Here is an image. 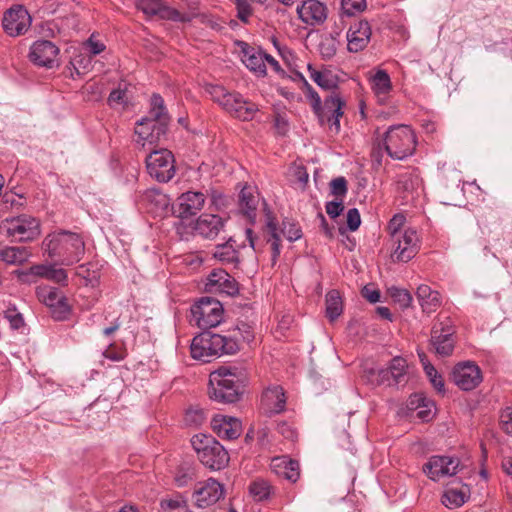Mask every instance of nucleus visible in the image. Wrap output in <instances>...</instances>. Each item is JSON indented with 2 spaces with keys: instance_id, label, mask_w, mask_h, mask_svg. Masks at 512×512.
<instances>
[{
  "instance_id": "1",
  "label": "nucleus",
  "mask_w": 512,
  "mask_h": 512,
  "mask_svg": "<svg viewBox=\"0 0 512 512\" xmlns=\"http://www.w3.org/2000/svg\"><path fill=\"white\" fill-rule=\"evenodd\" d=\"M246 376L236 367H220L209 376V396L219 403H234L239 400Z\"/></svg>"
},
{
  "instance_id": "2",
  "label": "nucleus",
  "mask_w": 512,
  "mask_h": 512,
  "mask_svg": "<svg viewBox=\"0 0 512 512\" xmlns=\"http://www.w3.org/2000/svg\"><path fill=\"white\" fill-rule=\"evenodd\" d=\"M45 251L51 258H58L63 265L79 262L85 253V243L77 233L61 230L46 237Z\"/></svg>"
},
{
  "instance_id": "3",
  "label": "nucleus",
  "mask_w": 512,
  "mask_h": 512,
  "mask_svg": "<svg viewBox=\"0 0 512 512\" xmlns=\"http://www.w3.org/2000/svg\"><path fill=\"white\" fill-rule=\"evenodd\" d=\"M190 350L194 359L210 362L223 354H235L239 350V343L234 336L203 331L193 338Z\"/></svg>"
},
{
  "instance_id": "4",
  "label": "nucleus",
  "mask_w": 512,
  "mask_h": 512,
  "mask_svg": "<svg viewBox=\"0 0 512 512\" xmlns=\"http://www.w3.org/2000/svg\"><path fill=\"white\" fill-rule=\"evenodd\" d=\"M150 104L151 108L148 115L137 122L135 133L140 140L152 144L159 141L166 134L170 117L160 95L154 94L151 97Z\"/></svg>"
},
{
  "instance_id": "5",
  "label": "nucleus",
  "mask_w": 512,
  "mask_h": 512,
  "mask_svg": "<svg viewBox=\"0 0 512 512\" xmlns=\"http://www.w3.org/2000/svg\"><path fill=\"white\" fill-rule=\"evenodd\" d=\"M378 146L385 149L386 153L395 160H404L411 156L416 148V136L407 125H394L389 127Z\"/></svg>"
},
{
  "instance_id": "6",
  "label": "nucleus",
  "mask_w": 512,
  "mask_h": 512,
  "mask_svg": "<svg viewBox=\"0 0 512 512\" xmlns=\"http://www.w3.org/2000/svg\"><path fill=\"white\" fill-rule=\"evenodd\" d=\"M209 93L225 111L240 120H252L258 111V106L255 103L245 99L239 93L229 92L223 86H211Z\"/></svg>"
},
{
  "instance_id": "7",
  "label": "nucleus",
  "mask_w": 512,
  "mask_h": 512,
  "mask_svg": "<svg viewBox=\"0 0 512 512\" xmlns=\"http://www.w3.org/2000/svg\"><path fill=\"white\" fill-rule=\"evenodd\" d=\"M191 444L197 452L201 463L211 470H221L229 462V455L226 449L213 437L196 435L192 438Z\"/></svg>"
},
{
  "instance_id": "8",
  "label": "nucleus",
  "mask_w": 512,
  "mask_h": 512,
  "mask_svg": "<svg viewBox=\"0 0 512 512\" xmlns=\"http://www.w3.org/2000/svg\"><path fill=\"white\" fill-rule=\"evenodd\" d=\"M191 314L199 328L208 330L223 321L224 309L220 301L211 297H202L192 306Z\"/></svg>"
},
{
  "instance_id": "9",
  "label": "nucleus",
  "mask_w": 512,
  "mask_h": 512,
  "mask_svg": "<svg viewBox=\"0 0 512 512\" xmlns=\"http://www.w3.org/2000/svg\"><path fill=\"white\" fill-rule=\"evenodd\" d=\"M146 169L153 179L167 183L176 173L174 155L167 149L154 150L146 157Z\"/></svg>"
},
{
  "instance_id": "10",
  "label": "nucleus",
  "mask_w": 512,
  "mask_h": 512,
  "mask_svg": "<svg viewBox=\"0 0 512 512\" xmlns=\"http://www.w3.org/2000/svg\"><path fill=\"white\" fill-rule=\"evenodd\" d=\"M344 105L345 102L336 93L325 98L324 103L320 105V109L314 111L320 125H327L334 134L339 133L341 127L340 118L343 116Z\"/></svg>"
},
{
  "instance_id": "11",
  "label": "nucleus",
  "mask_w": 512,
  "mask_h": 512,
  "mask_svg": "<svg viewBox=\"0 0 512 512\" xmlns=\"http://www.w3.org/2000/svg\"><path fill=\"white\" fill-rule=\"evenodd\" d=\"M7 233L19 241H32L40 235V222L30 215H19L5 220Z\"/></svg>"
},
{
  "instance_id": "12",
  "label": "nucleus",
  "mask_w": 512,
  "mask_h": 512,
  "mask_svg": "<svg viewBox=\"0 0 512 512\" xmlns=\"http://www.w3.org/2000/svg\"><path fill=\"white\" fill-rule=\"evenodd\" d=\"M137 8L148 16L175 22H190L193 18L192 13L172 8L162 0H139Z\"/></svg>"
},
{
  "instance_id": "13",
  "label": "nucleus",
  "mask_w": 512,
  "mask_h": 512,
  "mask_svg": "<svg viewBox=\"0 0 512 512\" xmlns=\"http://www.w3.org/2000/svg\"><path fill=\"white\" fill-rule=\"evenodd\" d=\"M393 259L400 262H408L419 250V237L413 228H406L402 233H396L391 239Z\"/></svg>"
},
{
  "instance_id": "14",
  "label": "nucleus",
  "mask_w": 512,
  "mask_h": 512,
  "mask_svg": "<svg viewBox=\"0 0 512 512\" xmlns=\"http://www.w3.org/2000/svg\"><path fill=\"white\" fill-rule=\"evenodd\" d=\"M31 16L22 5H14L8 9L2 19L4 31L12 37L20 36L31 26Z\"/></svg>"
},
{
  "instance_id": "15",
  "label": "nucleus",
  "mask_w": 512,
  "mask_h": 512,
  "mask_svg": "<svg viewBox=\"0 0 512 512\" xmlns=\"http://www.w3.org/2000/svg\"><path fill=\"white\" fill-rule=\"evenodd\" d=\"M454 328L450 325V321L446 323L439 322L434 324L431 331V345L437 355L441 357L450 356L454 350Z\"/></svg>"
},
{
  "instance_id": "16",
  "label": "nucleus",
  "mask_w": 512,
  "mask_h": 512,
  "mask_svg": "<svg viewBox=\"0 0 512 512\" xmlns=\"http://www.w3.org/2000/svg\"><path fill=\"white\" fill-rule=\"evenodd\" d=\"M372 374L378 384L388 382L391 385L390 380H393L395 385L404 384L408 381L409 366L406 359L396 356L390 361L388 368L378 369L373 371Z\"/></svg>"
},
{
  "instance_id": "17",
  "label": "nucleus",
  "mask_w": 512,
  "mask_h": 512,
  "mask_svg": "<svg viewBox=\"0 0 512 512\" xmlns=\"http://www.w3.org/2000/svg\"><path fill=\"white\" fill-rule=\"evenodd\" d=\"M454 383L464 391L475 389L482 382L480 368L472 362L457 364L452 371Z\"/></svg>"
},
{
  "instance_id": "18",
  "label": "nucleus",
  "mask_w": 512,
  "mask_h": 512,
  "mask_svg": "<svg viewBox=\"0 0 512 512\" xmlns=\"http://www.w3.org/2000/svg\"><path fill=\"white\" fill-rule=\"evenodd\" d=\"M460 461L458 458L449 456H432L424 465V473L432 480L436 481L441 477L455 475L459 469Z\"/></svg>"
},
{
  "instance_id": "19",
  "label": "nucleus",
  "mask_w": 512,
  "mask_h": 512,
  "mask_svg": "<svg viewBox=\"0 0 512 512\" xmlns=\"http://www.w3.org/2000/svg\"><path fill=\"white\" fill-rule=\"evenodd\" d=\"M59 48L49 40H38L30 47L29 58L37 66L54 67Z\"/></svg>"
},
{
  "instance_id": "20",
  "label": "nucleus",
  "mask_w": 512,
  "mask_h": 512,
  "mask_svg": "<svg viewBox=\"0 0 512 512\" xmlns=\"http://www.w3.org/2000/svg\"><path fill=\"white\" fill-rule=\"evenodd\" d=\"M224 496L223 486L210 478L193 493L194 503L199 508H206L217 503Z\"/></svg>"
},
{
  "instance_id": "21",
  "label": "nucleus",
  "mask_w": 512,
  "mask_h": 512,
  "mask_svg": "<svg viewBox=\"0 0 512 512\" xmlns=\"http://www.w3.org/2000/svg\"><path fill=\"white\" fill-rule=\"evenodd\" d=\"M206 289L210 292H219L228 296H233L238 293L237 282L222 269H214L208 275Z\"/></svg>"
},
{
  "instance_id": "22",
  "label": "nucleus",
  "mask_w": 512,
  "mask_h": 512,
  "mask_svg": "<svg viewBox=\"0 0 512 512\" xmlns=\"http://www.w3.org/2000/svg\"><path fill=\"white\" fill-rule=\"evenodd\" d=\"M347 48L350 52L357 53L362 51L369 43L371 38V27L365 20L355 22L347 31Z\"/></svg>"
},
{
  "instance_id": "23",
  "label": "nucleus",
  "mask_w": 512,
  "mask_h": 512,
  "mask_svg": "<svg viewBox=\"0 0 512 512\" xmlns=\"http://www.w3.org/2000/svg\"><path fill=\"white\" fill-rule=\"evenodd\" d=\"M302 22L315 26L324 23L327 19V8L318 0H306L297 8Z\"/></svg>"
},
{
  "instance_id": "24",
  "label": "nucleus",
  "mask_w": 512,
  "mask_h": 512,
  "mask_svg": "<svg viewBox=\"0 0 512 512\" xmlns=\"http://www.w3.org/2000/svg\"><path fill=\"white\" fill-rule=\"evenodd\" d=\"M206 196L200 191H187L177 198L179 217L187 218L200 212L205 204Z\"/></svg>"
},
{
  "instance_id": "25",
  "label": "nucleus",
  "mask_w": 512,
  "mask_h": 512,
  "mask_svg": "<svg viewBox=\"0 0 512 512\" xmlns=\"http://www.w3.org/2000/svg\"><path fill=\"white\" fill-rule=\"evenodd\" d=\"M211 426L218 437L227 440L238 438L242 432L240 420L231 416L216 415L211 420Z\"/></svg>"
},
{
  "instance_id": "26",
  "label": "nucleus",
  "mask_w": 512,
  "mask_h": 512,
  "mask_svg": "<svg viewBox=\"0 0 512 512\" xmlns=\"http://www.w3.org/2000/svg\"><path fill=\"white\" fill-rule=\"evenodd\" d=\"M239 45L241 47L242 62L245 66L258 76H265L266 64L264 62V57H266V53L263 50L252 47L245 42H240Z\"/></svg>"
},
{
  "instance_id": "27",
  "label": "nucleus",
  "mask_w": 512,
  "mask_h": 512,
  "mask_svg": "<svg viewBox=\"0 0 512 512\" xmlns=\"http://www.w3.org/2000/svg\"><path fill=\"white\" fill-rule=\"evenodd\" d=\"M224 228V220L214 214H202L194 222L195 234L207 239H214Z\"/></svg>"
},
{
  "instance_id": "28",
  "label": "nucleus",
  "mask_w": 512,
  "mask_h": 512,
  "mask_svg": "<svg viewBox=\"0 0 512 512\" xmlns=\"http://www.w3.org/2000/svg\"><path fill=\"white\" fill-rule=\"evenodd\" d=\"M286 405V397L282 387H268L261 399V408L267 415L278 414L284 411Z\"/></svg>"
},
{
  "instance_id": "29",
  "label": "nucleus",
  "mask_w": 512,
  "mask_h": 512,
  "mask_svg": "<svg viewBox=\"0 0 512 512\" xmlns=\"http://www.w3.org/2000/svg\"><path fill=\"white\" fill-rule=\"evenodd\" d=\"M270 468L277 476L290 482H296L300 476L299 463L286 456L274 457Z\"/></svg>"
},
{
  "instance_id": "30",
  "label": "nucleus",
  "mask_w": 512,
  "mask_h": 512,
  "mask_svg": "<svg viewBox=\"0 0 512 512\" xmlns=\"http://www.w3.org/2000/svg\"><path fill=\"white\" fill-rule=\"evenodd\" d=\"M418 302L425 313H432L441 306V296L439 292L432 290L428 285L421 284L416 291Z\"/></svg>"
},
{
  "instance_id": "31",
  "label": "nucleus",
  "mask_w": 512,
  "mask_h": 512,
  "mask_svg": "<svg viewBox=\"0 0 512 512\" xmlns=\"http://www.w3.org/2000/svg\"><path fill=\"white\" fill-rule=\"evenodd\" d=\"M37 296L39 300L48 307H59L63 313H67L69 311L65 298L56 288L48 286L39 287L37 289Z\"/></svg>"
},
{
  "instance_id": "32",
  "label": "nucleus",
  "mask_w": 512,
  "mask_h": 512,
  "mask_svg": "<svg viewBox=\"0 0 512 512\" xmlns=\"http://www.w3.org/2000/svg\"><path fill=\"white\" fill-rule=\"evenodd\" d=\"M372 90L380 103H384L392 90L390 76L384 70H378L370 79Z\"/></svg>"
},
{
  "instance_id": "33",
  "label": "nucleus",
  "mask_w": 512,
  "mask_h": 512,
  "mask_svg": "<svg viewBox=\"0 0 512 512\" xmlns=\"http://www.w3.org/2000/svg\"><path fill=\"white\" fill-rule=\"evenodd\" d=\"M259 203V195L250 188H243L239 195V208L241 212L250 220L255 221L256 210Z\"/></svg>"
},
{
  "instance_id": "34",
  "label": "nucleus",
  "mask_w": 512,
  "mask_h": 512,
  "mask_svg": "<svg viewBox=\"0 0 512 512\" xmlns=\"http://www.w3.org/2000/svg\"><path fill=\"white\" fill-rule=\"evenodd\" d=\"M468 498L469 489L467 486L460 489L448 487L442 496V504L449 509H455L462 506Z\"/></svg>"
},
{
  "instance_id": "35",
  "label": "nucleus",
  "mask_w": 512,
  "mask_h": 512,
  "mask_svg": "<svg viewBox=\"0 0 512 512\" xmlns=\"http://www.w3.org/2000/svg\"><path fill=\"white\" fill-rule=\"evenodd\" d=\"M310 78L325 90L334 89L337 86L338 78L331 70H316L311 64L308 65Z\"/></svg>"
},
{
  "instance_id": "36",
  "label": "nucleus",
  "mask_w": 512,
  "mask_h": 512,
  "mask_svg": "<svg viewBox=\"0 0 512 512\" xmlns=\"http://www.w3.org/2000/svg\"><path fill=\"white\" fill-rule=\"evenodd\" d=\"M30 252L26 247L11 246L0 250L1 259L7 264L20 265L28 260Z\"/></svg>"
},
{
  "instance_id": "37",
  "label": "nucleus",
  "mask_w": 512,
  "mask_h": 512,
  "mask_svg": "<svg viewBox=\"0 0 512 512\" xmlns=\"http://www.w3.org/2000/svg\"><path fill=\"white\" fill-rule=\"evenodd\" d=\"M326 317L330 322L335 321L343 312V302L337 290H331L326 294Z\"/></svg>"
},
{
  "instance_id": "38",
  "label": "nucleus",
  "mask_w": 512,
  "mask_h": 512,
  "mask_svg": "<svg viewBox=\"0 0 512 512\" xmlns=\"http://www.w3.org/2000/svg\"><path fill=\"white\" fill-rule=\"evenodd\" d=\"M233 239L229 240L224 244H219L215 248L214 257L223 263H236L238 262V251L232 244Z\"/></svg>"
},
{
  "instance_id": "39",
  "label": "nucleus",
  "mask_w": 512,
  "mask_h": 512,
  "mask_svg": "<svg viewBox=\"0 0 512 512\" xmlns=\"http://www.w3.org/2000/svg\"><path fill=\"white\" fill-rule=\"evenodd\" d=\"M266 227L271 235V249H272V262H276L280 255V236L277 229V222L275 218L270 214H266Z\"/></svg>"
},
{
  "instance_id": "40",
  "label": "nucleus",
  "mask_w": 512,
  "mask_h": 512,
  "mask_svg": "<svg viewBox=\"0 0 512 512\" xmlns=\"http://www.w3.org/2000/svg\"><path fill=\"white\" fill-rule=\"evenodd\" d=\"M129 102L128 89L125 83H120L108 96L107 103L113 109L125 108Z\"/></svg>"
},
{
  "instance_id": "41",
  "label": "nucleus",
  "mask_w": 512,
  "mask_h": 512,
  "mask_svg": "<svg viewBox=\"0 0 512 512\" xmlns=\"http://www.w3.org/2000/svg\"><path fill=\"white\" fill-rule=\"evenodd\" d=\"M249 491L255 501H264L270 496L272 487L266 480L257 479L250 484Z\"/></svg>"
},
{
  "instance_id": "42",
  "label": "nucleus",
  "mask_w": 512,
  "mask_h": 512,
  "mask_svg": "<svg viewBox=\"0 0 512 512\" xmlns=\"http://www.w3.org/2000/svg\"><path fill=\"white\" fill-rule=\"evenodd\" d=\"M5 319L14 330L23 332L25 330V321L23 315L14 306L8 307L4 312Z\"/></svg>"
},
{
  "instance_id": "43",
  "label": "nucleus",
  "mask_w": 512,
  "mask_h": 512,
  "mask_svg": "<svg viewBox=\"0 0 512 512\" xmlns=\"http://www.w3.org/2000/svg\"><path fill=\"white\" fill-rule=\"evenodd\" d=\"M70 66L72 67H68L71 70L70 75L74 78V72L79 76L90 69L91 58L87 55L79 54L71 60Z\"/></svg>"
},
{
  "instance_id": "44",
  "label": "nucleus",
  "mask_w": 512,
  "mask_h": 512,
  "mask_svg": "<svg viewBox=\"0 0 512 512\" xmlns=\"http://www.w3.org/2000/svg\"><path fill=\"white\" fill-rule=\"evenodd\" d=\"M388 292L391 298L402 308H407L411 305L412 296L408 290L393 286L388 289Z\"/></svg>"
},
{
  "instance_id": "45",
  "label": "nucleus",
  "mask_w": 512,
  "mask_h": 512,
  "mask_svg": "<svg viewBox=\"0 0 512 512\" xmlns=\"http://www.w3.org/2000/svg\"><path fill=\"white\" fill-rule=\"evenodd\" d=\"M237 18L244 24L249 23L250 17L253 15V8L248 0H234Z\"/></svg>"
},
{
  "instance_id": "46",
  "label": "nucleus",
  "mask_w": 512,
  "mask_h": 512,
  "mask_svg": "<svg viewBox=\"0 0 512 512\" xmlns=\"http://www.w3.org/2000/svg\"><path fill=\"white\" fill-rule=\"evenodd\" d=\"M337 51V41L334 37L328 36L322 39L319 44V52L323 59H331Z\"/></svg>"
},
{
  "instance_id": "47",
  "label": "nucleus",
  "mask_w": 512,
  "mask_h": 512,
  "mask_svg": "<svg viewBox=\"0 0 512 512\" xmlns=\"http://www.w3.org/2000/svg\"><path fill=\"white\" fill-rule=\"evenodd\" d=\"M366 8V0H342L341 11L343 15L353 16Z\"/></svg>"
},
{
  "instance_id": "48",
  "label": "nucleus",
  "mask_w": 512,
  "mask_h": 512,
  "mask_svg": "<svg viewBox=\"0 0 512 512\" xmlns=\"http://www.w3.org/2000/svg\"><path fill=\"white\" fill-rule=\"evenodd\" d=\"M205 420V413L200 408H190L189 410H187L184 417L185 424L193 427L201 426L205 422Z\"/></svg>"
},
{
  "instance_id": "49",
  "label": "nucleus",
  "mask_w": 512,
  "mask_h": 512,
  "mask_svg": "<svg viewBox=\"0 0 512 512\" xmlns=\"http://www.w3.org/2000/svg\"><path fill=\"white\" fill-rule=\"evenodd\" d=\"M281 233L290 242H294L302 237V231L299 226L289 220H284L282 223Z\"/></svg>"
},
{
  "instance_id": "50",
  "label": "nucleus",
  "mask_w": 512,
  "mask_h": 512,
  "mask_svg": "<svg viewBox=\"0 0 512 512\" xmlns=\"http://www.w3.org/2000/svg\"><path fill=\"white\" fill-rule=\"evenodd\" d=\"M161 509L163 512H188L186 503L181 498L163 499Z\"/></svg>"
},
{
  "instance_id": "51",
  "label": "nucleus",
  "mask_w": 512,
  "mask_h": 512,
  "mask_svg": "<svg viewBox=\"0 0 512 512\" xmlns=\"http://www.w3.org/2000/svg\"><path fill=\"white\" fill-rule=\"evenodd\" d=\"M331 193L343 199L347 194V181L344 177H337L330 182Z\"/></svg>"
},
{
  "instance_id": "52",
  "label": "nucleus",
  "mask_w": 512,
  "mask_h": 512,
  "mask_svg": "<svg viewBox=\"0 0 512 512\" xmlns=\"http://www.w3.org/2000/svg\"><path fill=\"white\" fill-rule=\"evenodd\" d=\"M236 333L233 335L235 338H237V335L241 336L242 340L244 342L250 343L254 338V332L251 325L241 322L239 323L235 330ZM238 341V339H236Z\"/></svg>"
},
{
  "instance_id": "53",
  "label": "nucleus",
  "mask_w": 512,
  "mask_h": 512,
  "mask_svg": "<svg viewBox=\"0 0 512 512\" xmlns=\"http://www.w3.org/2000/svg\"><path fill=\"white\" fill-rule=\"evenodd\" d=\"M404 223H405V216L402 214H396L393 216V218L390 220L388 224V229L390 231L391 239L394 238L395 234L404 232Z\"/></svg>"
},
{
  "instance_id": "54",
  "label": "nucleus",
  "mask_w": 512,
  "mask_h": 512,
  "mask_svg": "<svg viewBox=\"0 0 512 512\" xmlns=\"http://www.w3.org/2000/svg\"><path fill=\"white\" fill-rule=\"evenodd\" d=\"M84 45L92 55H98L106 49L105 44L98 40L94 34L87 39Z\"/></svg>"
},
{
  "instance_id": "55",
  "label": "nucleus",
  "mask_w": 512,
  "mask_h": 512,
  "mask_svg": "<svg viewBox=\"0 0 512 512\" xmlns=\"http://www.w3.org/2000/svg\"><path fill=\"white\" fill-rule=\"evenodd\" d=\"M52 266L53 265L51 264L34 265L29 269L28 275L37 276L49 280Z\"/></svg>"
},
{
  "instance_id": "56",
  "label": "nucleus",
  "mask_w": 512,
  "mask_h": 512,
  "mask_svg": "<svg viewBox=\"0 0 512 512\" xmlns=\"http://www.w3.org/2000/svg\"><path fill=\"white\" fill-rule=\"evenodd\" d=\"M361 224L360 213L358 209L352 208L347 213V226L350 231H356Z\"/></svg>"
},
{
  "instance_id": "57",
  "label": "nucleus",
  "mask_w": 512,
  "mask_h": 512,
  "mask_svg": "<svg viewBox=\"0 0 512 512\" xmlns=\"http://www.w3.org/2000/svg\"><path fill=\"white\" fill-rule=\"evenodd\" d=\"M325 209H326V213L331 218L338 217L342 213V211L344 209L343 199L339 198V200L327 202L326 206H325Z\"/></svg>"
},
{
  "instance_id": "58",
  "label": "nucleus",
  "mask_w": 512,
  "mask_h": 512,
  "mask_svg": "<svg viewBox=\"0 0 512 512\" xmlns=\"http://www.w3.org/2000/svg\"><path fill=\"white\" fill-rule=\"evenodd\" d=\"M49 280L64 284L67 281V273L64 269L57 268L55 265H53Z\"/></svg>"
},
{
  "instance_id": "59",
  "label": "nucleus",
  "mask_w": 512,
  "mask_h": 512,
  "mask_svg": "<svg viewBox=\"0 0 512 512\" xmlns=\"http://www.w3.org/2000/svg\"><path fill=\"white\" fill-rule=\"evenodd\" d=\"M307 85V97L311 102V106L313 111L316 109H320V105L322 104L321 98L319 94L306 82Z\"/></svg>"
},
{
  "instance_id": "60",
  "label": "nucleus",
  "mask_w": 512,
  "mask_h": 512,
  "mask_svg": "<svg viewBox=\"0 0 512 512\" xmlns=\"http://www.w3.org/2000/svg\"><path fill=\"white\" fill-rule=\"evenodd\" d=\"M427 399L422 394H414L410 397L409 407L411 409L426 408L428 404Z\"/></svg>"
},
{
  "instance_id": "61",
  "label": "nucleus",
  "mask_w": 512,
  "mask_h": 512,
  "mask_svg": "<svg viewBox=\"0 0 512 512\" xmlns=\"http://www.w3.org/2000/svg\"><path fill=\"white\" fill-rule=\"evenodd\" d=\"M397 184H398V188L408 191L410 188L413 187L412 174L406 172V173L398 175Z\"/></svg>"
},
{
  "instance_id": "62",
  "label": "nucleus",
  "mask_w": 512,
  "mask_h": 512,
  "mask_svg": "<svg viewBox=\"0 0 512 512\" xmlns=\"http://www.w3.org/2000/svg\"><path fill=\"white\" fill-rule=\"evenodd\" d=\"M362 296L366 298L370 303H377L380 300V292L377 289L365 286L362 289Z\"/></svg>"
},
{
  "instance_id": "63",
  "label": "nucleus",
  "mask_w": 512,
  "mask_h": 512,
  "mask_svg": "<svg viewBox=\"0 0 512 512\" xmlns=\"http://www.w3.org/2000/svg\"><path fill=\"white\" fill-rule=\"evenodd\" d=\"M277 429L286 439L293 441L296 438L295 430L285 422L280 423Z\"/></svg>"
},
{
  "instance_id": "64",
  "label": "nucleus",
  "mask_w": 512,
  "mask_h": 512,
  "mask_svg": "<svg viewBox=\"0 0 512 512\" xmlns=\"http://www.w3.org/2000/svg\"><path fill=\"white\" fill-rule=\"evenodd\" d=\"M274 125L280 134H285L288 131V121L284 116L280 114L275 116Z\"/></svg>"
}]
</instances>
